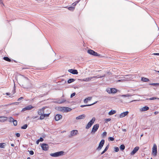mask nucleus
I'll list each match as a JSON object with an SVG mask.
<instances>
[{"instance_id":"1","label":"nucleus","mask_w":159,"mask_h":159,"mask_svg":"<svg viewBox=\"0 0 159 159\" xmlns=\"http://www.w3.org/2000/svg\"><path fill=\"white\" fill-rule=\"evenodd\" d=\"M54 102L58 104H61L65 102V103L66 104L69 103V102L67 100H66L64 98H61L56 99V100L54 101Z\"/></svg>"},{"instance_id":"2","label":"nucleus","mask_w":159,"mask_h":159,"mask_svg":"<svg viewBox=\"0 0 159 159\" xmlns=\"http://www.w3.org/2000/svg\"><path fill=\"white\" fill-rule=\"evenodd\" d=\"M64 153V152L63 151H61L53 153H51L50 155L52 157H58L63 155Z\"/></svg>"},{"instance_id":"3","label":"nucleus","mask_w":159,"mask_h":159,"mask_svg":"<svg viewBox=\"0 0 159 159\" xmlns=\"http://www.w3.org/2000/svg\"><path fill=\"white\" fill-rule=\"evenodd\" d=\"M95 120V117H93L87 124L86 127V129H88L93 124Z\"/></svg>"},{"instance_id":"4","label":"nucleus","mask_w":159,"mask_h":159,"mask_svg":"<svg viewBox=\"0 0 159 159\" xmlns=\"http://www.w3.org/2000/svg\"><path fill=\"white\" fill-rule=\"evenodd\" d=\"M152 154L153 156L155 157L157 154V148L156 144L154 143L152 148Z\"/></svg>"},{"instance_id":"5","label":"nucleus","mask_w":159,"mask_h":159,"mask_svg":"<svg viewBox=\"0 0 159 159\" xmlns=\"http://www.w3.org/2000/svg\"><path fill=\"white\" fill-rule=\"evenodd\" d=\"M99 127V125L98 124L94 125L92 129L91 133L92 134L95 133L97 131Z\"/></svg>"},{"instance_id":"6","label":"nucleus","mask_w":159,"mask_h":159,"mask_svg":"<svg viewBox=\"0 0 159 159\" xmlns=\"http://www.w3.org/2000/svg\"><path fill=\"white\" fill-rule=\"evenodd\" d=\"M87 52L89 54L94 56H100V54L91 49H89L88 50Z\"/></svg>"},{"instance_id":"7","label":"nucleus","mask_w":159,"mask_h":159,"mask_svg":"<svg viewBox=\"0 0 159 159\" xmlns=\"http://www.w3.org/2000/svg\"><path fill=\"white\" fill-rule=\"evenodd\" d=\"M105 140L104 139H102L99 143V146L96 149L97 150L99 151L101 150L103 146Z\"/></svg>"},{"instance_id":"8","label":"nucleus","mask_w":159,"mask_h":159,"mask_svg":"<svg viewBox=\"0 0 159 159\" xmlns=\"http://www.w3.org/2000/svg\"><path fill=\"white\" fill-rule=\"evenodd\" d=\"M41 147L42 149L45 151L48 150L49 148L48 144L45 143H42L41 145Z\"/></svg>"},{"instance_id":"9","label":"nucleus","mask_w":159,"mask_h":159,"mask_svg":"<svg viewBox=\"0 0 159 159\" xmlns=\"http://www.w3.org/2000/svg\"><path fill=\"white\" fill-rule=\"evenodd\" d=\"M60 110L61 111H63L64 112H68L71 110L70 108L65 107H61Z\"/></svg>"},{"instance_id":"10","label":"nucleus","mask_w":159,"mask_h":159,"mask_svg":"<svg viewBox=\"0 0 159 159\" xmlns=\"http://www.w3.org/2000/svg\"><path fill=\"white\" fill-rule=\"evenodd\" d=\"M34 107L32 105H30L23 108L22 111H24L26 110H30Z\"/></svg>"},{"instance_id":"11","label":"nucleus","mask_w":159,"mask_h":159,"mask_svg":"<svg viewBox=\"0 0 159 159\" xmlns=\"http://www.w3.org/2000/svg\"><path fill=\"white\" fill-rule=\"evenodd\" d=\"M139 147L138 146L135 147L133 150L130 152V154L131 155H134L139 150Z\"/></svg>"},{"instance_id":"12","label":"nucleus","mask_w":159,"mask_h":159,"mask_svg":"<svg viewBox=\"0 0 159 159\" xmlns=\"http://www.w3.org/2000/svg\"><path fill=\"white\" fill-rule=\"evenodd\" d=\"M68 71L74 75H77L78 73L77 70L75 69H69L68 70Z\"/></svg>"},{"instance_id":"13","label":"nucleus","mask_w":159,"mask_h":159,"mask_svg":"<svg viewBox=\"0 0 159 159\" xmlns=\"http://www.w3.org/2000/svg\"><path fill=\"white\" fill-rule=\"evenodd\" d=\"M46 107H43L42 109H39L38 111V114L39 115L43 114L44 113V110Z\"/></svg>"},{"instance_id":"14","label":"nucleus","mask_w":159,"mask_h":159,"mask_svg":"<svg viewBox=\"0 0 159 159\" xmlns=\"http://www.w3.org/2000/svg\"><path fill=\"white\" fill-rule=\"evenodd\" d=\"M107 91L109 93H116L117 92V89L116 88H111L110 89V90H108Z\"/></svg>"},{"instance_id":"15","label":"nucleus","mask_w":159,"mask_h":159,"mask_svg":"<svg viewBox=\"0 0 159 159\" xmlns=\"http://www.w3.org/2000/svg\"><path fill=\"white\" fill-rule=\"evenodd\" d=\"M78 133V131L77 130H72L70 132V135L69 136V137L71 136H74L76 135Z\"/></svg>"},{"instance_id":"16","label":"nucleus","mask_w":159,"mask_h":159,"mask_svg":"<svg viewBox=\"0 0 159 159\" xmlns=\"http://www.w3.org/2000/svg\"><path fill=\"white\" fill-rule=\"evenodd\" d=\"M8 118L7 117L1 116H0V122H3L7 120Z\"/></svg>"},{"instance_id":"17","label":"nucleus","mask_w":159,"mask_h":159,"mask_svg":"<svg viewBox=\"0 0 159 159\" xmlns=\"http://www.w3.org/2000/svg\"><path fill=\"white\" fill-rule=\"evenodd\" d=\"M62 116L60 114H57L55 117V120L56 121H58L62 118Z\"/></svg>"},{"instance_id":"18","label":"nucleus","mask_w":159,"mask_h":159,"mask_svg":"<svg viewBox=\"0 0 159 159\" xmlns=\"http://www.w3.org/2000/svg\"><path fill=\"white\" fill-rule=\"evenodd\" d=\"M85 116H86L85 115L82 114L76 117V120H81L84 119L85 118Z\"/></svg>"},{"instance_id":"19","label":"nucleus","mask_w":159,"mask_h":159,"mask_svg":"<svg viewBox=\"0 0 159 159\" xmlns=\"http://www.w3.org/2000/svg\"><path fill=\"white\" fill-rule=\"evenodd\" d=\"M128 113L129 112L128 111L123 112L120 114V118L124 117L126 116L128 114Z\"/></svg>"},{"instance_id":"20","label":"nucleus","mask_w":159,"mask_h":159,"mask_svg":"<svg viewBox=\"0 0 159 159\" xmlns=\"http://www.w3.org/2000/svg\"><path fill=\"white\" fill-rule=\"evenodd\" d=\"M98 101H96L95 102L91 104H88V105H81L80 106L81 107H86V106H92V105H93L94 104H96V103H97V102Z\"/></svg>"},{"instance_id":"21","label":"nucleus","mask_w":159,"mask_h":159,"mask_svg":"<svg viewBox=\"0 0 159 159\" xmlns=\"http://www.w3.org/2000/svg\"><path fill=\"white\" fill-rule=\"evenodd\" d=\"M92 79V78L91 77H88L86 78H85L83 80H81L82 81H89V80H91Z\"/></svg>"},{"instance_id":"22","label":"nucleus","mask_w":159,"mask_h":159,"mask_svg":"<svg viewBox=\"0 0 159 159\" xmlns=\"http://www.w3.org/2000/svg\"><path fill=\"white\" fill-rule=\"evenodd\" d=\"M92 98V97H89L88 98H85L84 100V103H87L88 101L91 100Z\"/></svg>"},{"instance_id":"23","label":"nucleus","mask_w":159,"mask_h":159,"mask_svg":"<svg viewBox=\"0 0 159 159\" xmlns=\"http://www.w3.org/2000/svg\"><path fill=\"white\" fill-rule=\"evenodd\" d=\"M149 109V107L148 106H145L142 108L141 110L142 111H145L148 110Z\"/></svg>"},{"instance_id":"24","label":"nucleus","mask_w":159,"mask_h":159,"mask_svg":"<svg viewBox=\"0 0 159 159\" xmlns=\"http://www.w3.org/2000/svg\"><path fill=\"white\" fill-rule=\"evenodd\" d=\"M116 112V111L115 110H112L108 112V114L109 115H111L115 113Z\"/></svg>"},{"instance_id":"25","label":"nucleus","mask_w":159,"mask_h":159,"mask_svg":"<svg viewBox=\"0 0 159 159\" xmlns=\"http://www.w3.org/2000/svg\"><path fill=\"white\" fill-rule=\"evenodd\" d=\"M3 59L8 62H11V59L9 58L8 57H4L3 58Z\"/></svg>"},{"instance_id":"26","label":"nucleus","mask_w":159,"mask_h":159,"mask_svg":"<svg viewBox=\"0 0 159 159\" xmlns=\"http://www.w3.org/2000/svg\"><path fill=\"white\" fill-rule=\"evenodd\" d=\"M75 80L74 79H70L67 81L68 84H70L72 82H74Z\"/></svg>"},{"instance_id":"27","label":"nucleus","mask_w":159,"mask_h":159,"mask_svg":"<svg viewBox=\"0 0 159 159\" xmlns=\"http://www.w3.org/2000/svg\"><path fill=\"white\" fill-rule=\"evenodd\" d=\"M6 145V144L5 143H0V148H4Z\"/></svg>"},{"instance_id":"28","label":"nucleus","mask_w":159,"mask_h":159,"mask_svg":"<svg viewBox=\"0 0 159 159\" xmlns=\"http://www.w3.org/2000/svg\"><path fill=\"white\" fill-rule=\"evenodd\" d=\"M105 76V75H103L102 76H99V75H98L97 76H93L92 77H91L92 78V79L93 78H102V77H104Z\"/></svg>"},{"instance_id":"29","label":"nucleus","mask_w":159,"mask_h":159,"mask_svg":"<svg viewBox=\"0 0 159 159\" xmlns=\"http://www.w3.org/2000/svg\"><path fill=\"white\" fill-rule=\"evenodd\" d=\"M66 7L70 11H73L75 9V7Z\"/></svg>"},{"instance_id":"30","label":"nucleus","mask_w":159,"mask_h":159,"mask_svg":"<svg viewBox=\"0 0 159 159\" xmlns=\"http://www.w3.org/2000/svg\"><path fill=\"white\" fill-rule=\"evenodd\" d=\"M141 80L142 81L145 82H147L149 80L148 78L144 77H142Z\"/></svg>"},{"instance_id":"31","label":"nucleus","mask_w":159,"mask_h":159,"mask_svg":"<svg viewBox=\"0 0 159 159\" xmlns=\"http://www.w3.org/2000/svg\"><path fill=\"white\" fill-rule=\"evenodd\" d=\"M149 84L151 85L157 86L159 85V83H152L150 84Z\"/></svg>"},{"instance_id":"32","label":"nucleus","mask_w":159,"mask_h":159,"mask_svg":"<svg viewBox=\"0 0 159 159\" xmlns=\"http://www.w3.org/2000/svg\"><path fill=\"white\" fill-rule=\"evenodd\" d=\"M125 146L124 144L121 145L120 147V149L122 151L124 150L125 149Z\"/></svg>"},{"instance_id":"33","label":"nucleus","mask_w":159,"mask_h":159,"mask_svg":"<svg viewBox=\"0 0 159 159\" xmlns=\"http://www.w3.org/2000/svg\"><path fill=\"white\" fill-rule=\"evenodd\" d=\"M40 115V116L39 118H38V120H43L44 119V116L43 114Z\"/></svg>"},{"instance_id":"34","label":"nucleus","mask_w":159,"mask_h":159,"mask_svg":"<svg viewBox=\"0 0 159 159\" xmlns=\"http://www.w3.org/2000/svg\"><path fill=\"white\" fill-rule=\"evenodd\" d=\"M28 125L27 124H25L23 126L21 127V129H25L27 127Z\"/></svg>"},{"instance_id":"35","label":"nucleus","mask_w":159,"mask_h":159,"mask_svg":"<svg viewBox=\"0 0 159 159\" xmlns=\"http://www.w3.org/2000/svg\"><path fill=\"white\" fill-rule=\"evenodd\" d=\"M13 123L14 125L15 126H16L17 125V122L16 120H14L13 121Z\"/></svg>"},{"instance_id":"36","label":"nucleus","mask_w":159,"mask_h":159,"mask_svg":"<svg viewBox=\"0 0 159 159\" xmlns=\"http://www.w3.org/2000/svg\"><path fill=\"white\" fill-rule=\"evenodd\" d=\"M111 118H108V119H105V123H107V122L108 121H111Z\"/></svg>"},{"instance_id":"37","label":"nucleus","mask_w":159,"mask_h":159,"mask_svg":"<svg viewBox=\"0 0 159 159\" xmlns=\"http://www.w3.org/2000/svg\"><path fill=\"white\" fill-rule=\"evenodd\" d=\"M14 119L11 117H10L9 118V121L10 122H13Z\"/></svg>"},{"instance_id":"38","label":"nucleus","mask_w":159,"mask_h":159,"mask_svg":"<svg viewBox=\"0 0 159 159\" xmlns=\"http://www.w3.org/2000/svg\"><path fill=\"white\" fill-rule=\"evenodd\" d=\"M154 99H159V98L157 97H152V98H149V100H154Z\"/></svg>"},{"instance_id":"39","label":"nucleus","mask_w":159,"mask_h":159,"mask_svg":"<svg viewBox=\"0 0 159 159\" xmlns=\"http://www.w3.org/2000/svg\"><path fill=\"white\" fill-rule=\"evenodd\" d=\"M108 139L109 141H113L114 140V139L113 137H109L108 138Z\"/></svg>"},{"instance_id":"40","label":"nucleus","mask_w":159,"mask_h":159,"mask_svg":"<svg viewBox=\"0 0 159 159\" xmlns=\"http://www.w3.org/2000/svg\"><path fill=\"white\" fill-rule=\"evenodd\" d=\"M114 150L116 152H118L119 151V148L117 147H114Z\"/></svg>"},{"instance_id":"41","label":"nucleus","mask_w":159,"mask_h":159,"mask_svg":"<svg viewBox=\"0 0 159 159\" xmlns=\"http://www.w3.org/2000/svg\"><path fill=\"white\" fill-rule=\"evenodd\" d=\"M3 0H0V4H1L2 7L4 6V4L3 3Z\"/></svg>"},{"instance_id":"42","label":"nucleus","mask_w":159,"mask_h":159,"mask_svg":"<svg viewBox=\"0 0 159 159\" xmlns=\"http://www.w3.org/2000/svg\"><path fill=\"white\" fill-rule=\"evenodd\" d=\"M79 2V1H76V2H74V3H73L72 5H73V6H75L78 3V2Z\"/></svg>"},{"instance_id":"43","label":"nucleus","mask_w":159,"mask_h":159,"mask_svg":"<svg viewBox=\"0 0 159 159\" xmlns=\"http://www.w3.org/2000/svg\"><path fill=\"white\" fill-rule=\"evenodd\" d=\"M28 151L29 152V153L31 155H33L34 154V152L33 151Z\"/></svg>"},{"instance_id":"44","label":"nucleus","mask_w":159,"mask_h":159,"mask_svg":"<svg viewBox=\"0 0 159 159\" xmlns=\"http://www.w3.org/2000/svg\"><path fill=\"white\" fill-rule=\"evenodd\" d=\"M109 144H108L107 145V146L105 148L104 150H105L106 151H107L108 150V148H109Z\"/></svg>"},{"instance_id":"45","label":"nucleus","mask_w":159,"mask_h":159,"mask_svg":"<svg viewBox=\"0 0 159 159\" xmlns=\"http://www.w3.org/2000/svg\"><path fill=\"white\" fill-rule=\"evenodd\" d=\"M75 94H76V93L75 92L72 93L70 95V98H72L73 97H74V96H75Z\"/></svg>"},{"instance_id":"46","label":"nucleus","mask_w":159,"mask_h":159,"mask_svg":"<svg viewBox=\"0 0 159 159\" xmlns=\"http://www.w3.org/2000/svg\"><path fill=\"white\" fill-rule=\"evenodd\" d=\"M44 116V117H48L49 116V115H50V113H48V114H43Z\"/></svg>"},{"instance_id":"47","label":"nucleus","mask_w":159,"mask_h":159,"mask_svg":"<svg viewBox=\"0 0 159 159\" xmlns=\"http://www.w3.org/2000/svg\"><path fill=\"white\" fill-rule=\"evenodd\" d=\"M21 76H22V77H24L25 79L26 80H29V79L28 78L26 77H25V76L24 75H20Z\"/></svg>"},{"instance_id":"48","label":"nucleus","mask_w":159,"mask_h":159,"mask_svg":"<svg viewBox=\"0 0 159 159\" xmlns=\"http://www.w3.org/2000/svg\"><path fill=\"white\" fill-rule=\"evenodd\" d=\"M15 135L18 137H20V134L19 133H16V134Z\"/></svg>"},{"instance_id":"49","label":"nucleus","mask_w":159,"mask_h":159,"mask_svg":"<svg viewBox=\"0 0 159 159\" xmlns=\"http://www.w3.org/2000/svg\"><path fill=\"white\" fill-rule=\"evenodd\" d=\"M107 133L105 131L104 132H103L102 133V136H106V135H107Z\"/></svg>"},{"instance_id":"50","label":"nucleus","mask_w":159,"mask_h":159,"mask_svg":"<svg viewBox=\"0 0 159 159\" xmlns=\"http://www.w3.org/2000/svg\"><path fill=\"white\" fill-rule=\"evenodd\" d=\"M39 141L40 142H42L43 141V139L42 137H40L39 139Z\"/></svg>"},{"instance_id":"51","label":"nucleus","mask_w":159,"mask_h":159,"mask_svg":"<svg viewBox=\"0 0 159 159\" xmlns=\"http://www.w3.org/2000/svg\"><path fill=\"white\" fill-rule=\"evenodd\" d=\"M24 98L23 97H20V98H18L17 100V101H19L21 100L22 99H23Z\"/></svg>"},{"instance_id":"52","label":"nucleus","mask_w":159,"mask_h":159,"mask_svg":"<svg viewBox=\"0 0 159 159\" xmlns=\"http://www.w3.org/2000/svg\"><path fill=\"white\" fill-rule=\"evenodd\" d=\"M130 95L129 94H126V95H122V96L123 97H127L129 96Z\"/></svg>"},{"instance_id":"53","label":"nucleus","mask_w":159,"mask_h":159,"mask_svg":"<svg viewBox=\"0 0 159 159\" xmlns=\"http://www.w3.org/2000/svg\"><path fill=\"white\" fill-rule=\"evenodd\" d=\"M106 151L104 149V150L101 152V155H102L104 154Z\"/></svg>"},{"instance_id":"54","label":"nucleus","mask_w":159,"mask_h":159,"mask_svg":"<svg viewBox=\"0 0 159 159\" xmlns=\"http://www.w3.org/2000/svg\"><path fill=\"white\" fill-rule=\"evenodd\" d=\"M106 151L104 149V150L101 152V155H102L104 154Z\"/></svg>"},{"instance_id":"55","label":"nucleus","mask_w":159,"mask_h":159,"mask_svg":"<svg viewBox=\"0 0 159 159\" xmlns=\"http://www.w3.org/2000/svg\"><path fill=\"white\" fill-rule=\"evenodd\" d=\"M106 151L104 149V150L101 152V155H102L104 154Z\"/></svg>"},{"instance_id":"56","label":"nucleus","mask_w":159,"mask_h":159,"mask_svg":"<svg viewBox=\"0 0 159 159\" xmlns=\"http://www.w3.org/2000/svg\"><path fill=\"white\" fill-rule=\"evenodd\" d=\"M153 54L154 55H159V53H154Z\"/></svg>"},{"instance_id":"57","label":"nucleus","mask_w":159,"mask_h":159,"mask_svg":"<svg viewBox=\"0 0 159 159\" xmlns=\"http://www.w3.org/2000/svg\"><path fill=\"white\" fill-rule=\"evenodd\" d=\"M40 141H39V139L37 140L36 141V143L37 144H39V142Z\"/></svg>"},{"instance_id":"58","label":"nucleus","mask_w":159,"mask_h":159,"mask_svg":"<svg viewBox=\"0 0 159 159\" xmlns=\"http://www.w3.org/2000/svg\"><path fill=\"white\" fill-rule=\"evenodd\" d=\"M38 117V116H36L33 117V119H35L37 118Z\"/></svg>"},{"instance_id":"59","label":"nucleus","mask_w":159,"mask_h":159,"mask_svg":"<svg viewBox=\"0 0 159 159\" xmlns=\"http://www.w3.org/2000/svg\"><path fill=\"white\" fill-rule=\"evenodd\" d=\"M14 87L15 88V86H14ZM13 94H14L16 93V90H15V88L13 90Z\"/></svg>"},{"instance_id":"60","label":"nucleus","mask_w":159,"mask_h":159,"mask_svg":"<svg viewBox=\"0 0 159 159\" xmlns=\"http://www.w3.org/2000/svg\"><path fill=\"white\" fill-rule=\"evenodd\" d=\"M22 87H23L24 88H25V89H27V88H28V87H25L24 85H22Z\"/></svg>"},{"instance_id":"61","label":"nucleus","mask_w":159,"mask_h":159,"mask_svg":"<svg viewBox=\"0 0 159 159\" xmlns=\"http://www.w3.org/2000/svg\"><path fill=\"white\" fill-rule=\"evenodd\" d=\"M10 93H6V94L7 95H10Z\"/></svg>"},{"instance_id":"62","label":"nucleus","mask_w":159,"mask_h":159,"mask_svg":"<svg viewBox=\"0 0 159 159\" xmlns=\"http://www.w3.org/2000/svg\"><path fill=\"white\" fill-rule=\"evenodd\" d=\"M11 146H12V147H14V144L13 143H12L11 144Z\"/></svg>"},{"instance_id":"63","label":"nucleus","mask_w":159,"mask_h":159,"mask_svg":"<svg viewBox=\"0 0 159 159\" xmlns=\"http://www.w3.org/2000/svg\"><path fill=\"white\" fill-rule=\"evenodd\" d=\"M158 113V112H157V111H155V112H154V114H157V113Z\"/></svg>"},{"instance_id":"64","label":"nucleus","mask_w":159,"mask_h":159,"mask_svg":"<svg viewBox=\"0 0 159 159\" xmlns=\"http://www.w3.org/2000/svg\"><path fill=\"white\" fill-rule=\"evenodd\" d=\"M18 148L17 147H16L15 148V150H16V149H17Z\"/></svg>"}]
</instances>
